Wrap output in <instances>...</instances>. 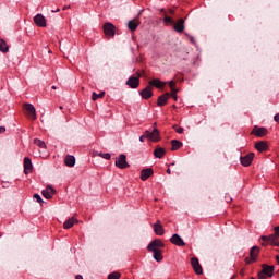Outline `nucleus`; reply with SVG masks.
<instances>
[{
    "label": "nucleus",
    "mask_w": 279,
    "mask_h": 279,
    "mask_svg": "<svg viewBox=\"0 0 279 279\" xmlns=\"http://www.w3.org/2000/svg\"><path fill=\"white\" fill-rule=\"evenodd\" d=\"M159 247H165V243L161 240H154L148 244L147 250H159Z\"/></svg>",
    "instance_id": "20"
},
{
    "label": "nucleus",
    "mask_w": 279,
    "mask_h": 279,
    "mask_svg": "<svg viewBox=\"0 0 279 279\" xmlns=\"http://www.w3.org/2000/svg\"><path fill=\"white\" fill-rule=\"evenodd\" d=\"M169 87L171 88L172 93H178V89H175V82L174 81L169 82Z\"/></svg>",
    "instance_id": "35"
},
{
    "label": "nucleus",
    "mask_w": 279,
    "mask_h": 279,
    "mask_svg": "<svg viewBox=\"0 0 279 279\" xmlns=\"http://www.w3.org/2000/svg\"><path fill=\"white\" fill-rule=\"evenodd\" d=\"M75 279H84V277H82V275H77Z\"/></svg>",
    "instance_id": "47"
},
{
    "label": "nucleus",
    "mask_w": 279,
    "mask_h": 279,
    "mask_svg": "<svg viewBox=\"0 0 279 279\" xmlns=\"http://www.w3.org/2000/svg\"><path fill=\"white\" fill-rule=\"evenodd\" d=\"M141 77H142L141 72H136L133 76H130L128 78L126 86L133 89L138 88V86H141Z\"/></svg>",
    "instance_id": "2"
},
{
    "label": "nucleus",
    "mask_w": 279,
    "mask_h": 279,
    "mask_svg": "<svg viewBox=\"0 0 279 279\" xmlns=\"http://www.w3.org/2000/svg\"><path fill=\"white\" fill-rule=\"evenodd\" d=\"M171 145H172L171 150L172 151H178V149H180V147H182V142H180L178 140H172Z\"/></svg>",
    "instance_id": "30"
},
{
    "label": "nucleus",
    "mask_w": 279,
    "mask_h": 279,
    "mask_svg": "<svg viewBox=\"0 0 279 279\" xmlns=\"http://www.w3.org/2000/svg\"><path fill=\"white\" fill-rule=\"evenodd\" d=\"M274 121H276V123H279V112L274 117Z\"/></svg>",
    "instance_id": "42"
},
{
    "label": "nucleus",
    "mask_w": 279,
    "mask_h": 279,
    "mask_svg": "<svg viewBox=\"0 0 279 279\" xmlns=\"http://www.w3.org/2000/svg\"><path fill=\"white\" fill-rule=\"evenodd\" d=\"M43 197L45 199H51L53 195H56V190L51 187V185H48L45 190L41 191Z\"/></svg>",
    "instance_id": "15"
},
{
    "label": "nucleus",
    "mask_w": 279,
    "mask_h": 279,
    "mask_svg": "<svg viewBox=\"0 0 279 279\" xmlns=\"http://www.w3.org/2000/svg\"><path fill=\"white\" fill-rule=\"evenodd\" d=\"M274 230H275L274 235H275L277 239H279V226L275 227Z\"/></svg>",
    "instance_id": "38"
},
{
    "label": "nucleus",
    "mask_w": 279,
    "mask_h": 279,
    "mask_svg": "<svg viewBox=\"0 0 279 279\" xmlns=\"http://www.w3.org/2000/svg\"><path fill=\"white\" fill-rule=\"evenodd\" d=\"M255 149H257V151H267L269 146L267 145V142L260 141L255 143Z\"/></svg>",
    "instance_id": "22"
},
{
    "label": "nucleus",
    "mask_w": 279,
    "mask_h": 279,
    "mask_svg": "<svg viewBox=\"0 0 279 279\" xmlns=\"http://www.w3.org/2000/svg\"><path fill=\"white\" fill-rule=\"evenodd\" d=\"M99 156H100V158H104L105 160H110L112 158L110 153H100Z\"/></svg>",
    "instance_id": "34"
},
{
    "label": "nucleus",
    "mask_w": 279,
    "mask_h": 279,
    "mask_svg": "<svg viewBox=\"0 0 279 279\" xmlns=\"http://www.w3.org/2000/svg\"><path fill=\"white\" fill-rule=\"evenodd\" d=\"M53 90H56V86H52Z\"/></svg>",
    "instance_id": "52"
},
{
    "label": "nucleus",
    "mask_w": 279,
    "mask_h": 279,
    "mask_svg": "<svg viewBox=\"0 0 279 279\" xmlns=\"http://www.w3.org/2000/svg\"><path fill=\"white\" fill-rule=\"evenodd\" d=\"M5 132V126H0V134H3Z\"/></svg>",
    "instance_id": "43"
},
{
    "label": "nucleus",
    "mask_w": 279,
    "mask_h": 279,
    "mask_svg": "<svg viewBox=\"0 0 279 279\" xmlns=\"http://www.w3.org/2000/svg\"><path fill=\"white\" fill-rule=\"evenodd\" d=\"M191 265L196 276H202V274H204V269L202 268V265L199 264V259L197 257L191 258Z\"/></svg>",
    "instance_id": "9"
},
{
    "label": "nucleus",
    "mask_w": 279,
    "mask_h": 279,
    "mask_svg": "<svg viewBox=\"0 0 279 279\" xmlns=\"http://www.w3.org/2000/svg\"><path fill=\"white\" fill-rule=\"evenodd\" d=\"M258 254H260V247L253 246L250 251V257H246L244 259L246 265H252V263H256V260H258Z\"/></svg>",
    "instance_id": "5"
},
{
    "label": "nucleus",
    "mask_w": 279,
    "mask_h": 279,
    "mask_svg": "<svg viewBox=\"0 0 279 279\" xmlns=\"http://www.w3.org/2000/svg\"><path fill=\"white\" fill-rule=\"evenodd\" d=\"M163 21L165 23H173V19L171 16H166Z\"/></svg>",
    "instance_id": "39"
},
{
    "label": "nucleus",
    "mask_w": 279,
    "mask_h": 279,
    "mask_svg": "<svg viewBox=\"0 0 279 279\" xmlns=\"http://www.w3.org/2000/svg\"><path fill=\"white\" fill-rule=\"evenodd\" d=\"M33 21L35 25H37V27H47V19H45L44 15L40 13L35 15Z\"/></svg>",
    "instance_id": "11"
},
{
    "label": "nucleus",
    "mask_w": 279,
    "mask_h": 279,
    "mask_svg": "<svg viewBox=\"0 0 279 279\" xmlns=\"http://www.w3.org/2000/svg\"><path fill=\"white\" fill-rule=\"evenodd\" d=\"M154 232L157 236H162L165 234V227H162V222L157 220L154 225Z\"/></svg>",
    "instance_id": "17"
},
{
    "label": "nucleus",
    "mask_w": 279,
    "mask_h": 279,
    "mask_svg": "<svg viewBox=\"0 0 279 279\" xmlns=\"http://www.w3.org/2000/svg\"><path fill=\"white\" fill-rule=\"evenodd\" d=\"M145 138H147V136H145V133L140 137L141 143H145Z\"/></svg>",
    "instance_id": "40"
},
{
    "label": "nucleus",
    "mask_w": 279,
    "mask_h": 279,
    "mask_svg": "<svg viewBox=\"0 0 279 279\" xmlns=\"http://www.w3.org/2000/svg\"><path fill=\"white\" fill-rule=\"evenodd\" d=\"M262 271L258 274V278H271L274 276V266L264 264Z\"/></svg>",
    "instance_id": "7"
},
{
    "label": "nucleus",
    "mask_w": 279,
    "mask_h": 279,
    "mask_svg": "<svg viewBox=\"0 0 279 279\" xmlns=\"http://www.w3.org/2000/svg\"><path fill=\"white\" fill-rule=\"evenodd\" d=\"M64 162L66 167H75V157L73 155H69L65 157Z\"/></svg>",
    "instance_id": "28"
},
{
    "label": "nucleus",
    "mask_w": 279,
    "mask_h": 279,
    "mask_svg": "<svg viewBox=\"0 0 279 279\" xmlns=\"http://www.w3.org/2000/svg\"><path fill=\"white\" fill-rule=\"evenodd\" d=\"M170 242L173 244V245H177L178 247H184V245H186V243H184V240H182L180 238V235H178V233H174L171 239H170Z\"/></svg>",
    "instance_id": "16"
},
{
    "label": "nucleus",
    "mask_w": 279,
    "mask_h": 279,
    "mask_svg": "<svg viewBox=\"0 0 279 279\" xmlns=\"http://www.w3.org/2000/svg\"><path fill=\"white\" fill-rule=\"evenodd\" d=\"M141 97L142 99H151L154 97V92L151 90L150 85L146 86L142 92H141Z\"/></svg>",
    "instance_id": "18"
},
{
    "label": "nucleus",
    "mask_w": 279,
    "mask_h": 279,
    "mask_svg": "<svg viewBox=\"0 0 279 279\" xmlns=\"http://www.w3.org/2000/svg\"><path fill=\"white\" fill-rule=\"evenodd\" d=\"M33 197H34L35 202H37L38 204H43V197H40L39 194H34Z\"/></svg>",
    "instance_id": "36"
},
{
    "label": "nucleus",
    "mask_w": 279,
    "mask_h": 279,
    "mask_svg": "<svg viewBox=\"0 0 279 279\" xmlns=\"http://www.w3.org/2000/svg\"><path fill=\"white\" fill-rule=\"evenodd\" d=\"M240 274H241V276H244V275H245V272H244L243 270H242Z\"/></svg>",
    "instance_id": "50"
},
{
    "label": "nucleus",
    "mask_w": 279,
    "mask_h": 279,
    "mask_svg": "<svg viewBox=\"0 0 279 279\" xmlns=\"http://www.w3.org/2000/svg\"><path fill=\"white\" fill-rule=\"evenodd\" d=\"M25 114L31 121H36V108L32 104H24Z\"/></svg>",
    "instance_id": "6"
},
{
    "label": "nucleus",
    "mask_w": 279,
    "mask_h": 279,
    "mask_svg": "<svg viewBox=\"0 0 279 279\" xmlns=\"http://www.w3.org/2000/svg\"><path fill=\"white\" fill-rule=\"evenodd\" d=\"M252 134H254V136H257L258 138H263V136H267L268 131L265 126H254Z\"/></svg>",
    "instance_id": "12"
},
{
    "label": "nucleus",
    "mask_w": 279,
    "mask_h": 279,
    "mask_svg": "<svg viewBox=\"0 0 279 279\" xmlns=\"http://www.w3.org/2000/svg\"><path fill=\"white\" fill-rule=\"evenodd\" d=\"M34 143L37 145V147H39V149H47V144H45V142L41 140L35 138Z\"/></svg>",
    "instance_id": "32"
},
{
    "label": "nucleus",
    "mask_w": 279,
    "mask_h": 279,
    "mask_svg": "<svg viewBox=\"0 0 279 279\" xmlns=\"http://www.w3.org/2000/svg\"><path fill=\"white\" fill-rule=\"evenodd\" d=\"M190 40H191L192 45H195V37L191 36Z\"/></svg>",
    "instance_id": "44"
},
{
    "label": "nucleus",
    "mask_w": 279,
    "mask_h": 279,
    "mask_svg": "<svg viewBox=\"0 0 279 279\" xmlns=\"http://www.w3.org/2000/svg\"><path fill=\"white\" fill-rule=\"evenodd\" d=\"M141 25V22L138 20H131L128 23V27L130 32H136L138 29V26Z\"/></svg>",
    "instance_id": "23"
},
{
    "label": "nucleus",
    "mask_w": 279,
    "mask_h": 279,
    "mask_svg": "<svg viewBox=\"0 0 279 279\" xmlns=\"http://www.w3.org/2000/svg\"><path fill=\"white\" fill-rule=\"evenodd\" d=\"M75 223H77V218L72 217L63 223V228H64V230H70V228H73V226H75Z\"/></svg>",
    "instance_id": "25"
},
{
    "label": "nucleus",
    "mask_w": 279,
    "mask_h": 279,
    "mask_svg": "<svg viewBox=\"0 0 279 279\" xmlns=\"http://www.w3.org/2000/svg\"><path fill=\"white\" fill-rule=\"evenodd\" d=\"M154 129L153 131H145V136L148 141H151L153 143H158V141H160V131H158V129H156L157 123L155 122L154 124Z\"/></svg>",
    "instance_id": "3"
},
{
    "label": "nucleus",
    "mask_w": 279,
    "mask_h": 279,
    "mask_svg": "<svg viewBox=\"0 0 279 279\" xmlns=\"http://www.w3.org/2000/svg\"><path fill=\"white\" fill-rule=\"evenodd\" d=\"M0 51L1 53H8V51H10V46H8L4 39H0Z\"/></svg>",
    "instance_id": "29"
},
{
    "label": "nucleus",
    "mask_w": 279,
    "mask_h": 279,
    "mask_svg": "<svg viewBox=\"0 0 279 279\" xmlns=\"http://www.w3.org/2000/svg\"><path fill=\"white\" fill-rule=\"evenodd\" d=\"M102 29L107 38H114L117 34V26H114V24L107 22L104 24Z\"/></svg>",
    "instance_id": "4"
},
{
    "label": "nucleus",
    "mask_w": 279,
    "mask_h": 279,
    "mask_svg": "<svg viewBox=\"0 0 279 279\" xmlns=\"http://www.w3.org/2000/svg\"><path fill=\"white\" fill-rule=\"evenodd\" d=\"M105 96H106V92H101L100 94H97L94 92L92 94V99L93 101H97V99H104Z\"/></svg>",
    "instance_id": "31"
},
{
    "label": "nucleus",
    "mask_w": 279,
    "mask_h": 279,
    "mask_svg": "<svg viewBox=\"0 0 279 279\" xmlns=\"http://www.w3.org/2000/svg\"><path fill=\"white\" fill-rule=\"evenodd\" d=\"M151 175H154V169L146 168L141 171L140 178H141L142 182H145V181L149 180V178H151Z\"/></svg>",
    "instance_id": "14"
},
{
    "label": "nucleus",
    "mask_w": 279,
    "mask_h": 279,
    "mask_svg": "<svg viewBox=\"0 0 279 279\" xmlns=\"http://www.w3.org/2000/svg\"><path fill=\"white\" fill-rule=\"evenodd\" d=\"M148 252H153L154 259L157 263H161L162 258H165L160 248H148Z\"/></svg>",
    "instance_id": "19"
},
{
    "label": "nucleus",
    "mask_w": 279,
    "mask_h": 279,
    "mask_svg": "<svg viewBox=\"0 0 279 279\" xmlns=\"http://www.w3.org/2000/svg\"><path fill=\"white\" fill-rule=\"evenodd\" d=\"M63 10H71V5H64Z\"/></svg>",
    "instance_id": "45"
},
{
    "label": "nucleus",
    "mask_w": 279,
    "mask_h": 279,
    "mask_svg": "<svg viewBox=\"0 0 279 279\" xmlns=\"http://www.w3.org/2000/svg\"><path fill=\"white\" fill-rule=\"evenodd\" d=\"M34 171V166L32 165V159L29 157L24 158V173L29 175Z\"/></svg>",
    "instance_id": "13"
},
{
    "label": "nucleus",
    "mask_w": 279,
    "mask_h": 279,
    "mask_svg": "<svg viewBox=\"0 0 279 279\" xmlns=\"http://www.w3.org/2000/svg\"><path fill=\"white\" fill-rule=\"evenodd\" d=\"M149 85V87L151 88V86H155V88H165V85L167 84V83H165V82H162V81H160V80H158V78H154V80H151V81H149V83H148Z\"/></svg>",
    "instance_id": "21"
},
{
    "label": "nucleus",
    "mask_w": 279,
    "mask_h": 279,
    "mask_svg": "<svg viewBox=\"0 0 279 279\" xmlns=\"http://www.w3.org/2000/svg\"><path fill=\"white\" fill-rule=\"evenodd\" d=\"M173 129L175 130L177 134H183L184 133V129L182 126H179V128L173 126Z\"/></svg>",
    "instance_id": "37"
},
{
    "label": "nucleus",
    "mask_w": 279,
    "mask_h": 279,
    "mask_svg": "<svg viewBox=\"0 0 279 279\" xmlns=\"http://www.w3.org/2000/svg\"><path fill=\"white\" fill-rule=\"evenodd\" d=\"M253 161H254V153H248L247 155L242 156L240 158V162L242 167H250V165H252Z\"/></svg>",
    "instance_id": "10"
},
{
    "label": "nucleus",
    "mask_w": 279,
    "mask_h": 279,
    "mask_svg": "<svg viewBox=\"0 0 279 279\" xmlns=\"http://www.w3.org/2000/svg\"><path fill=\"white\" fill-rule=\"evenodd\" d=\"M177 94H178V93L172 92V97H173L174 101H178V95H177Z\"/></svg>",
    "instance_id": "41"
},
{
    "label": "nucleus",
    "mask_w": 279,
    "mask_h": 279,
    "mask_svg": "<svg viewBox=\"0 0 279 279\" xmlns=\"http://www.w3.org/2000/svg\"><path fill=\"white\" fill-rule=\"evenodd\" d=\"M116 167H118V169H128L130 167V163H128V157L123 154L120 155L116 159Z\"/></svg>",
    "instance_id": "8"
},
{
    "label": "nucleus",
    "mask_w": 279,
    "mask_h": 279,
    "mask_svg": "<svg viewBox=\"0 0 279 279\" xmlns=\"http://www.w3.org/2000/svg\"><path fill=\"white\" fill-rule=\"evenodd\" d=\"M52 13L60 12V8H57L56 10L51 11Z\"/></svg>",
    "instance_id": "46"
},
{
    "label": "nucleus",
    "mask_w": 279,
    "mask_h": 279,
    "mask_svg": "<svg viewBox=\"0 0 279 279\" xmlns=\"http://www.w3.org/2000/svg\"><path fill=\"white\" fill-rule=\"evenodd\" d=\"M167 101H169V93H166L158 97L157 105L159 107L167 106Z\"/></svg>",
    "instance_id": "24"
},
{
    "label": "nucleus",
    "mask_w": 279,
    "mask_h": 279,
    "mask_svg": "<svg viewBox=\"0 0 279 279\" xmlns=\"http://www.w3.org/2000/svg\"><path fill=\"white\" fill-rule=\"evenodd\" d=\"M167 154V150L162 147H158L154 150L155 158H165V155Z\"/></svg>",
    "instance_id": "27"
},
{
    "label": "nucleus",
    "mask_w": 279,
    "mask_h": 279,
    "mask_svg": "<svg viewBox=\"0 0 279 279\" xmlns=\"http://www.w3.org/2000/svg\"><path fill=\"white\" fill-rule=\"evenodd\" d=\"M174 32H178L179 34H182V32H184V20L183 19H180L174 24Z\"/></svg>",
    "instance_id": "26"
},
{
    "label": "nucleus",
    "mask_w": 279,
    "mask_h": 279,
    "mask_svg": "<svg viewBox=\"0 0 279 279\" xmlns=\"http://www.w3.org/2000/svg\"><path fill=\"white\" fill-rule=\"evenodd\" d=\"M168 175H171V170L168 168L167 171Z\"/></svg>",
    "instance_id": "48"
},
{
    "label": "nucleus",
    "mask_w": 279,
    "mask_h": 279,
    "mask_svg": "<svg viewBox=\"0 0 279 279\" xmlns=\"http://www.w3.org/2000/svg\"><path fill=\"white\" fill-rule=\"evenodd\" d=\"M276 260H277V263L279 265V255H276Z\"/></svg>",
    "instance_id": "49"
},
{
    "label": "nucleus",
    "mask_w": 279,
    "mask_h": 279,
    "mask_svg": "<svg viewBox=\"0 0 279 279\" xmlns=\"http://www.w3.org/2000/svg\"><path fill=\"white\" fill-rule=\"evenodd\" d=\"M59 108H60V110H63V107H62V106H60Z\"/></svg>",
    "instance_id": "51"
},
{
    "label": "nucleus",
    "mask_w": 279,
    "mask_h": 279,
    "mask_svg": "<svg viewBox=\"0 0 279 279\" xmlns=\"http://www.w3.org/2000/svg\"><path fill=\"white\" fill-rule=\"evenodd\" d=\"M260 241H263V247H267V245H271L272 247H279V241L275 234L262 235Z\"/></svg>",
    "instance_id": "1"
},
{
    "label": "nucleus",
    "mask_w": 279,
    "mask_h": 279,
    "mask_svg": "<svg viewBox=\"0 0 279 279\" xmlns=\"http://www.w3.org/2000/svg\"><path fill=\"white\" fill-rule=\"evenodd\" d=\"M119 278H121V274H119L118 271L111 272L108 276V279H119Z\"/></svg>",
    "instance_id": "33"
}]
</instances>
